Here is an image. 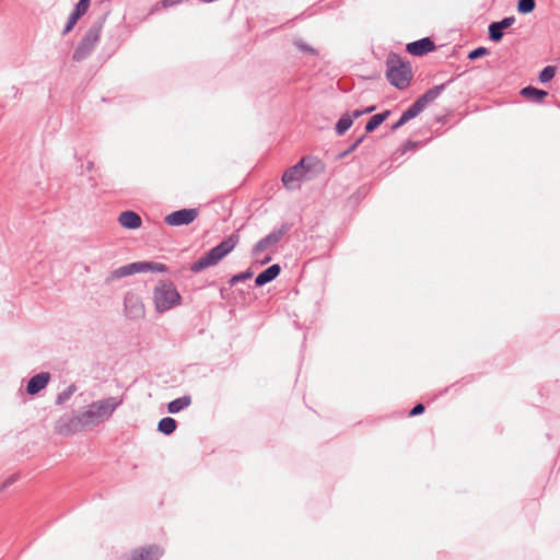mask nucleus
Returning a JSON list of instances; mask_svg holds the SVG:
<instances>
[{"label": "nucleus", "instance_id": "19", "mask_svg": "<svg viewBox=\"0 0 560 560\" xmlns=\"http://www.w3.org/2000/svg\"><path fill=\"white\" fill-rule=\"evenodd\" d=\"M281 271V267L278 264L269 266L267 269L261 271L255 279L256 287H262L272 280H275Z\"/></svg>", "mask_w": 560, "mask_h": 560}, {"label": "nucleus", "instance_id": "12", "mask_svg": "<svg viewBox=\"0 0 560 560\" xmlns=\"http://www.w3.org/2000/svg\"><path fill=\"white\" fill-rule=\"evenodd\" d=\"M124 306L127 317L131 319L144 316V305L141 298L135 292H127L124 299Z\"/></svg>", "mask_w": 560, "mask_h": 560}, {"label": "nucleus", "instance_id": "10", "mask_svg": "<svg viewBox=\"0 0 560 560\" xmlns=\"http://www.w3.org/2000/svg\"><path fill=\"white\" fill-rule=\"evenodd\" d=\"M85 429H89V427L85 423L84 418L82 417V411L79 412L78 415L61 418L57 424L58 432L63 435L78 433Z\"/></svg>", "mask_w": 560, "mask_h": 560}, {"label": "nucleus", "instance_id": "2", "mask_svg": "<svg viewBox=\"0 0 560 560\" xmlns=\"http://www.w3.org/2000/svg\"><path fill=\"white\" fill-rule=\"evenodd\" d=\"M238 242V232L232 233L228 238L223 240L217 246L205 253L198 260H196L190 266V270L195 273H198L208 267L217 265L222 258H224L236 247Z\"/></svg>", "mask_w": 560, "mask_h": 560}, {"label": "nucleus", "instance_id": "34", "mask_svg": "<svg viewBox=\"0 0 560 560\" xmlns=\"http://www.w3.org/2000/svg\"><path fill=\"white\" fill-rule=\"evenodd\" d=\"M489 54V50L485 47H478L468 54V59L475 60Z\"/></svg>", "mask_w": 560, "mask_h": 560}, {"label": "nucleus", "instance_id": "30", "mask_svg": "<svg viewBox=\"0 0 560 560\" xmlns=\"http://www.w3.org/2000/svg\"><path fill=\"white\" fill-rule=\"evenodd\" d=\"M90 2L91 0H79L73 9V12L77 13L80 18L83 16L89 10Z\"/></svg>", "mask_w": 560, "mask_h": 560}, {"label": "nucleus", "instance_id": "28", "mask_svg": "<svg viewBox=\"0 0 560 560\" xmlns=\"http://www.w3.org/2000/svg\"><path fill=\"white\" fill-rule=\"evenodd\" d=\"M252 277H253V271L250 269H247L243 272H240V273L231 277V279L229 280V284H230V287H234L235 284H237L240 282H244L245 280L250 279Z\"/></svg>", "mask_w": 560, "mask_h": 560}, {"label": "nucleus", "instance_id": "32", "mask_svg": "<svg viewBox=\"0 0 560 560\" xmlns=\"http://www.w3.org/2000/svg\"><path fill=\"white\" fill-rule=\"evenodd\" d=\"M364 138H365V136H361L360 138H358L347 150H345L343 152H340L338 154V156L340 159H343L347 155H349L351 152H353L363 142Z\"/></svg>", "mask_w": 560, "mask_h": 560}, {"label": "nucleus", "instance_id": "25", "mask_svg": "<svg viewBox=\"0 0 560 560\" xmlns=\"http://www.w3.org/2000/svg\"><path fill=\"white\" fill-rule=\"evenodd\" d=\"M421 112H423V109L420 106V103L416 101L401 114V117L408 122L410 119L417 117Z\"/></svg>", "mask_w": 560, "mask_h": 560}, {"label": "nucleus", "instance_id": "11", "mask_svg": "<svg viewBox=\"0 0 560 560\" xmlns=\"http://www.w3.org/2000/svg\"><path fill=\"white\" fill-rule=\"evenodd\" d=\"M198 213L199 210L197 208H185L167 214L164 218V221L171 226L188 225L196 220Z\"/></svg>", "mask_w": 560, "mask_h": 560}, {"label": "nucleus", "instance_id": "24", "mask_svg": "<svg viewBox=\"0 0 560 560\" xmlns=\"http://www.w3.org/2000/svg\"><path fill=\"white\" fill-rule=\"evenodd\" d=\"M353 121L349 117V113L343 114L337 121L335 130L338 136H342L350 127Z\"/></svg>", "mask_w": 560, "mask_h": 560}, {"label": "nucleus", "instance_id": "27", "mask_svg": "<svg viewBox=\"0 0 560 560\" xmlns=\"http://www.w3.org/2000/svg\"><path fill=\"white\" fill-rule=\"evenodd\" d=\"M535 7V0H518L517 11L522 14H528L534 11Z\"/></svg>", "mask_w": 560, "mask_h": 560}, {"label": "nucleus", "instance_id": "3", "mask_svg": "<svg viewBox=\"0 0 560 560\" xmlns=\"http://www.w3.org/2000/svg\"><path fill=\"white\" fill-rule=\"evenodd\" d=\"M386 79L398 90L407 89L412 80L410 62L398 54L390 52L386 59Z\"/></svg>", "mask_w": 560, "mask_h": 560}, {"label": "nucleus", "instance_id": "8", "mask_svg": "<svg viewBox=\"0 0 560 560\" xmlns=\"http://www.w3.org/2000/svg\"><path fill=\"white\" fill-rule=\"evenodd\" d=\"M160 272L164 273L168 271L166 265L155 261H136L125 266H121L117 269H114L108 273L105 279L106 283H112L116 280L122 279L125 277L139 273V272Z\"/></svg>", "mask_w": 560, "mask_h": 560}, {"label": "nucleus", "instance_id": "18", "mask_svg": "<svg viewBox=\"0 0 560 560\" xmlns=\"http://www.w3.org/2000/svg\"><path fill=\"white\" fill-rule=\"evenodd\" d=\"M118 222L122 228L136 230L141 226V217L131 210L122 211L118 217Z\"/></svg>", "mask_w": 560, "mask_h": 560}, {"label": "nucleus", "instance_id": "14", "mask_svg": "<svg viewBox=\"0 0 560 560\" xmlns=\"http://www.w3.org/2000/svg\"><path fill=\"white\" fill-rule=\"evenodd\" d=\"M435 49V44L430 37H423L421 39L407 44L406 50L412 56H423Z\"/></svg>", "mask_w": 560, "mask_h": 560}, {"label": "nucleus", "instance_id": "37", "mask_svg": "<svg viewBox=\"0 0 560 560\" xmlns=\"http://www.w3.org/2000/svg\"><path fill=\"white\" fill-rule=\"evenodd\" d=\"M176 3L175 0H162L159 5H162L163 8H170L173 7Z\"/></svg>", "mask_w": 560, "mask_h": 560}, {"label": "nucleus", "instance_id": "4", "mask_svg": "<svg viewBox=\"0 0 560 560\" xmlns=\"http://www.w3.org/2000/svg\"><path fill=\"white\" fill-rule=\"evenodd\" d=\"M121 402L122 400L116 397H107L90 404L88 408L82 411V417L89 429L97 427L100 423L108 420Z\"/></svg>", "mask_w": 560, "mask_h": 560}, {"label": "nucleus", "instance_id": "35", "mask_svg": "<svg viewBox=\"0 0 560 560\" xmlns=\"http://www.w3.org/2000/svg\"><path fill=\"white\" fill-rule=\"evenodd\" d=\"M295 45L302 51H306V52L312 54V55L315 54V49L310 47L308 45H306L302 40L295 42Z\"/></svg>", "mask_w": 560, "mask_h": 560}, {"label": "nucleus", "instance_id": "17", "mask_svg": "<svg viewBox=\"0 0 560 560\" xmlns=\"http://www.w3.org/2000/svg\"><path fill=\"white\" fill-rule=\"evenodd\" d=\"M50 381V374L48 372H40L32 376L27 383L26 392L28 395H36L43 390Z\"/></svg>", "mask_w": 560, "mask_h": 560}, {"label": "nucleus", "instance_id": "15", "mask_svg": "<svg viewBox=\"0 0 560 560\" xmlns=\"http://www.w3.org/2000/svg\"><path fill=\"white\" fill-rule=\"evenodd\" d=\"M514 23V16H506L501 21L492 22L488 28L490 40L499 43L503 38V31L512 26Z\"/></svg>", "mask_w": 560, "mask_h": 560}, {"label": "nucleus", "instance_id": "9", "mask_svg": "<svg viewBox=\"0 0 560 560\" xmlns=\"http://www.w3.org/2000/svg\"><path fill=\"white\" fill-rule=\"evenodd\" d=\"M312 159L302 158L295 165L289 167L282 175V183L288 189H294L306 178L305 174L312 168Z\"/></svg>", "mask_w": 560, "mask_h": 560}, {"label": "nucleus", "instance_id": "6", "mask_svg": "<svg viewBox=\"0 0 560 560\" xmlns=\"http://www.w3.org/2000/svg\"><path fill=\"white\" fill-rule=\"evenodd\" d=\"M105 18H100L94 21L91 26L86 30L85 34L75 47L72 59L74 61H82L86 59L95 49L100 42Z\"/></svg>", "mask_w": 560, "mask_h": 560}, {"label": "nucleus", "instance_id": "16", "mask_svg": "<svg viewBox=\"0 0 560 560\" xmlns=\"http://www.w3.org/2000/svg\"><path fill=\"white\" fill-rule=\"evenodd\" d=\"M452 81L453 79H450L448 81L442 84L434 85L433 88L427 90L420 97H418L417 102L420 103L422 109H424L429 104L434 102Z\"/></svg>", "mask_w": 560, "mask_h": 560}, {"label": "nucleus", "instance_id": "22", "mask_svg": "<svg viewBox=\"0 0 560 560\" xmlns=\"http://www.w3.org/2000/svg\"><path fill=\"white\" fill-rule=\"evenodd\" d=\"M389 114V110H385L383 113L373 115L365 125V132L370 133L374 131L380 125H382L386 120Z\"/></svg>", "mask_w": 560, "mask_h": 560}, {"label": "nucleus", "instance_id": "21", "mask_svg": "<svg viewBox=\"0 0 560 560\" xmlns=\"http://www.w3.org/2000/svg\"><path fill=\"white\" fill-rule=\"evenodd\" d=\"M191 405V397L189 395H184L178 397L167 405V411L170 413H178L183 409L189 407Z\"/></svg>", "mask_w": 560, "mask_h": 560}, {"label": "nucleus", "instance_id": "31", "mask_svg": "<svg viewBox=\"0 0 560 560\" xmlns=\"http://www.w3.org/2000/svg\"><path fill=\"white\" fill-rule=\"evenodd\" d=\"M79 19H80V16L72 11L68 18V21L66 23L63 31H62V35H66L70 31H72V28L75 26Z\"/></svg>", "mask_w": 560, "mask_h": 560}, {"label": "nucleus", "instance_id": "1", "mask_svg": "<svg viewBox=\"0 0 560 560\" xmlns=\"http://www.w3.org/2000/svg\"><path fill=\"white\" fill-rule=\"evenodd\" d=\"M238 242V232L232 233L228 238L223 240L217 246L205 253L198 260H196L190 266V270L195 273H198L208 267L217 265L222 258H224L236 247Z\"/></svg>", "mask_w": 560, "mask_h": 560}, {"label": "nucleus", "instance_id": "23", "mask_svg": "<svg viewBox=\"0 0 560 560\" xmlns=\"http://www.w3.org/2000/svg\"><path fill=\"white\" fill-rule=\"evenodd\" d=\"M176 428L177 422L171 417L162 418L158 423V431L165 435H171L176 430Z\"/></svg>", "mask_w": 560, "mask_h": 560}, {"label": "nucleus", "instance_id": "33", "mask_svg": "<svg viewBox=\"0 0 560 560\" xmlns=\"http://www.w3.org/2000/svg\"><path fill=\"white\" fill-rule=\"evenodd\" d=\"M375 110V106H369L364 109H354L352 113H349V117L351 118V120L353 121L354 119L361 117L362 115L364 114H370L372 112Z\"/></svg>", "mask_w": 560, "mask_h": 560}, {"label": "nucleus", "instance_id": "26", "mask_svg": "<svg viewBox=\"0 0 560 560\" xmlns=\"http://www.w3.org/2000/svg\"><path fill=\"white\" fill-rule=\"evenodd\" d=\"M75 390H77V387L74 384L69 385L66 389H63L62 392H60L57 395L56 404L62 405V404L67 402L71 398V396L75 393Z\"/></svg>", "mask_w": 560, "mask_h": 560}, {"label": "nucleus", "instance_id": "7", "mask_svg": "<svg viewBox=\"0 0 560 560\" xmlns=\"http://www.w3.org/2000/svg\"><path fill=\"white\" fill-rule=\"evenodd\" d=\"M155 310L159 313L167 312L182 302V296L171 281H160L153 290Z\"/></svg>", "mask_w": 560, "mask_h": 560}, {"label": "nucleus", "instance_id": "29", "mask_svg": "<svg viewBox=\"0 0 560 560\" xmlns=\"http://www.w3.org/2000/svg\"><path fill=\"white\" fill-rule=\"evenodd\" d=\"M555 75H556V67L555 66H547V67H545L540 71V73H539V81L541 83H547L550 80H552Z\"/></svg>", "mask_w": 560, "mask_h": 560}, {"label": "nucleus", "instance_id": "20", "mask_svg": "<svg viewBox=\"0 0 560 560\" xmlns=\"http://www.w3.org/2000/svg\"><path fill=\"white\" fill-rule=\"evenodd\" d=\"M521 95L534 103L540 104L548 96V92L545 90L537 89L528 85L521 90Z\"/></svg>", "mask_w": 560, "mask_h": 560}, {"label": "nucleus", "instance_id": "13", "mask_svg": "<svg viewBox=\"0 0 560 560\" xmlns=\"http://www.w3.org/2000/svg\"><path fill=\"white\" fill-rule=\"evenodd\" d=\"M163 549L158 545L137 548L131 551L130 560H159L163 556Z\"/></svg>", "mask_w": 560, "mask_h": 560}, {"label": "nucleus", "instance_id": "5", "mask_svg": "<svg viewBox=\"0 0 560 560\" xmlns=\"http://www.w3.org/2000/svg\"><path fill=\"white\" fill-rule=\"evenodd\" d=\"M290 229L291 225L289 223H282L279 228L273 229L254 245L252 256L262 265L268 264L272 259L275 248Z\"/></svg>", "mask_w": 560, "mask_h": 560}, {"label": "nucleus", "instance_id": "38", "mask_svg": "<svg viewBox=\"0 0 560 560\" xmlns=\"http://www.w3.org/2000/svg\"><path fill=\"white\" fill-rule=\"evenodd\" d=\"M407 121L404 120V118L400 116V118L393 125L392 129L393 130H396L398 128H400L401 126H404Z\"/></svg>", "mask_w": 560, "mask_h": 560}, {"label": "nucleus", "instance_id": "36", "mask_svg": "<svg viewBox=\"0 0 560 560\" xmlns=\"http://www.w3.org/2000/svg\"><path fill=\"white\" fill-rule=\"evenodd\" d=\"M424 411V405L422 404H417L410 411H409V416L410 417H415V416H419L421 415L422 412Z\"/></svg>", "mask_w": 560, "mask_h": 560}]
</instances>
